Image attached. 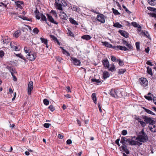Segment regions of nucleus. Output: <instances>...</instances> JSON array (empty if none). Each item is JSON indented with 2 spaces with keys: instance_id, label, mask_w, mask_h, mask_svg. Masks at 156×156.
Returning a JSON list of instances; mask_svg holds the SVG:
<instances>
[{
  "instance_id": "nucleus-1",
  "label": "nucleus",
  "mask_w": 156,
  "mask_h": 156,
  "mask_svg": "<svg viewBox=\"0 0 156 156\" xmlns=\"http://www.w3.org/2000/svg\"><path fill=\"white\" fill-rule=\"evenodd\" d=\"M136 140L140 142L145 143L147 142L148 140V137L147 135L145 133L144 129L140 132Z\"/></svg>"
},
{
  "instance_id": "nucleus-2",
  "label": "nucleus",
  "mask_w": 156,
  "mask_h": 156,
  "mask_svg": "<svg viewBox=\"0 0 156 156\" xmlns=\"http://www.w3.org/2000/svg\"><path fill=\"white\" fill-rule=\"evenodd\" d=\"M67 5V3L64 0H55V7L57 9L59 10H62V7H65Z\"/></svg>"
},
{
  "instance_id": "nucleus-3",
  "label": "nucleus",
  "mask_w": 156,
  "mask_h": 156,
  "mask_svg": "<svg viewBox=\"0 0 156 156\" xmlns=\"http://www.w3.org/2000/svg\"><path fill=\"white\" fill-rule=\"evenodd\" d=\"M121 92L117 88H112L110 90L109 94L112 97L117 98L121 95Z\"/></svg>"
},
{
  "instance_id": "nucleus-4",
  "label": "nucleus",
  "mask_w": 156,
  "mask_h": 156,
  "mask_svg": "<svg viewBox=\"0 0 156 156\" xmlns=\"http://www.w3.org/2000/svg\"><path fill=\"white\" fill-rule=\"evenodd\" d=\"M37 52L32 51H30L27 55V59L30 61H33L35 60L37 57Z\"/></svg>"
},
{
  "instance_id": "nucleus-5",
  "label": "nucleus",
  "mask_w": 156,
  "mask_h": 156,
  "mask_svg": "<svg viewBox=\"0 0 156 156\" xmlns=\"http://www.w3.org/2000/svg\"><path fill=\"white\" fill-rule=\"evenodd\" d=\"M139 81L140 84L143 87H146L148 84V81L146 78H140L139 79Z\"/></svg>"
},
{
  "instance_id": "nucleus-6",
  "label": "nucleus",
  "mask_w": 156,
  "mask_h": 156,
  "mask_svg": "<svg viewBox=\"0 0 156 156\" xmlns=\"http://www.w3.org/2000/svg\"><path fill=\"white\" fill-rule=\"evenodd\" d=\"M70 60L74 65L80 66V61L76 58L72 57L71 58Z\"/></svg>"
},
{
  "instance_id": "nucleus-7",
  "label": "nucleus",
  "mask_w": 156,
  "mask_h": 156,
  "mask_svg": "<svg viewBox=\"0 0 156 156\" xmlns=\"http://www.w3.org/2000/svg\"><path fill=\"white\" fill-rule=\"evenodd\" d=\"M33 81H30L28 84V88H27V92L28 94L29 95H30L31 94V92L32 90L33 89Z\"/></svg>"
},
{
  "instance_id": "nucleus-8",
  "label": "nucleus",
  "mask_w": 156,
  "mask_h": 156,
  "mask_svg": "<svg viewBox=\"0 0 156 156\" xmlns=\"http://www.w3.org/2000/svg\"><path fill=\"white\" fill-rule=\"evenodd\" d=\"M91 81L95 85H99L103 82V81L101 79H97L95 78L91 79Z\"/></svg>"
},
{
  "instance_id": "nucleus-9",
  "label": "nucleus",
  "mask_w": 156,
  "mask_h": 156,
  "mask_svg": "<svg viewBox=\"0 0 156 156\" xmlns=\"http://www.w3.org/2000/svg\"><path fill=\"white\" fill-rule=\"evenodd\" d=\"M145 121L146 123H149L148 126L154 125L155 124V121L152 120L151 118L149 117L145 119L144 120Z\"/></svg>"
},
{
  "instance_id": "nucleus-10",
  "label": "nucleus",
  "mask_w": 156,
  "mask_h": 156,
  "mask_svg": "<svg viewBox=\"0 0 156 156\" xmlns=\"http://www.w3.org/2000/svg\"><path fill=\"white\" fill-rule=\"evenodd\" d=\"M97 20L102 23H104L105 20L104 18V16L102 14H101L100 15H97Z\"/></svg>"
},
{
  "instance_id": "nucleus-11",
  "label": "nucleus",
  "mask_w": 156,
  "mask_h": 156,
  "mask_svg": "<svg viewBox=\"0 0 156 156\" xmlns=\"http://www.w3.org/2000/svg\"><path fill=\"white\" fill-rule=\"evenodd\" d=\"M46 15L47 17L48 20L49 21L55 24H58V22L54 20L53 18L51 15L49 14H47Z\"/></svg>"
},
{
  "instance_id": "nucleus-12",
  "label": "nucleus",
  "mask_w": 156,
  "mask_h": 156,
  "mask_svg": "<svg viewBox=\"0 0 156 156\" xmlns=\"http://www.w3.org/2000/svg\"><path fill=\"white\" fill-rule=\"evenodd\" d=\"M113 48L116 50L119 49L124 51H126L129 50L125 46H122L120 45H118L117 46H114Z\"/></svg>"
},
{
  "instance_id": "nucleus-13",
  "label": "nucleus",
  "mask_w": 156,
  "mask_h": 156,
  "mask_svg": "<svg viewBox=\"0 0 156 156\" xmlns=\"http://www.w3.org/2000/svg\"><path fill=\"white\" fill-rule=\"evenodd\" d=\"M102 64L104 67L108 68L109 67V62L107 58H105L103 59L102 61Z\"/></svg>"
},
{
  "instance_id": "nucleus-14",
  "label": "nucleus",
  "mask_w": 156,
  "mask_h": 156,
  "mask_svg": "<svg viewBox=\"0 0 156 156\" xmlns=\"http://www.w3.org/2000/svg\"><path fill=\"white\" fill-rule=\"evenodd\" d=\"M120 34L126 38H127L129 37V34L128 33L125 31L122 30H119V31Z\"/></svg>"
},
{
  "instance_id": "nucleus-15",
  "label": "nucleus",
  "mask_w": 156,
  "mask_h": 156,
  "mask_svg": "<svg viewBox=\"0 0 156 156\" xmlns=\"http://www.w3.org/2000/svg\"><path fill=\"white\" fill-rule=\"evenodd\" d=\"M15 3L17 7L16 9H17L18 8H19L21 9H23V7L21 6L20 4H23L24 2L23 1H18L17 2L15 1Z\"/></svg>"
},
{
  "instance_id": "nucleus-16",
  "label": "nucleus",
  "mask_w": 156,
  "mask_h": 156,
  "mask_svg": "<svg viewBox=\"0 0 156 156\" xmlns=\"http://www.w3.org/2000/svg\"><path fill=\"white\" fill-rule=\"evenodd\" d=\"M59 16L61 19L67 20V16L66 13L64 12H60Z\"/></svg>"
},
{
  "instance_id": "nucleus-17",
  "label": "nucleus",
  "mask_w": 156,
  "mask_h": 156,
  "mask_svg": "<svg viewBox=\"0 0 156 156\" xmlns=\"http://www.w3.org/2000/svg\"><path fill=\"white\" fill-rule=\"evenodd\" d=\"M148 127L152 132L154 133L156 132V126L155 124L148 126Z\"/></svg>"
},
{
  "instance_id": "nucleus-18",
  "label": "nucleus",
  "mask_w": 156,
  "mask_h": 156,
  "mask_svg": "<svg viewBox=\"0 0 156 156\" xmlns=\"http://www.w3.org/2000/svg\"><path fill=\"white\" fill-rule=\"evenodd\" d=\"M60 48L61 49L62 51L63 54L67 56H70L69 53L66 50L64 49L63 47H60Z\"/></svg>"
},
{
  "instance_id": "nucleus-19",
  "label": "nucleus",
  "mask_w": 156,
  "mask_h": 156,
  "mask_svg": "<svg viewBox=\"0 0 156 156\" xmlns=\"http://www.w3.org/2000/svg\"><path fill=\"white\" fill-rule=\"evenodd\" d=\"M120 148H122V150L127 154H129V150L127 148L126 145L125 146L122 145L121 146Z\"/></svg>"
},
{
  "instance_id": "nucleus-20",
  "label": "nucleus",
  "mask_w": 156,
  "mask_h": 156,
  "mask_svg": "<svg viewBox=\"0 0 156 156\" xmlns=\"http://www.w3.org/2000/svg\"><path fill=\"white\" fill-rule=\"evenodd\" d=\"M102 75L103 78L104 80H105L108 77L110 76V75L108 72L107 71H105L103 73Z\"/></svg>"
},
{
  "instance_id": "nucleus-21",
  "label": "nucleus",
  "mask_w": 156,
  "mask_h": 156,
  "mask_svg": "<svg viewBox=\"0 0 156 156\" xmlns=\"http://www.w3.org/2000/svg\"><path fill=\"white\" fill-rule=\"evenodd\" d=\"M127 139V138L124 136H122L121 137L120 143H121L123 146H125L126 145V140Z\"/></svg>"
},
{
  "instance_id": "nucleus-22",
  "label": "nucleus",
  "mask_w": 156,
  "mask_h": 156,
  "mask_svg": "<svg viewBox=\"0 0 156 156\" xmlns=\"http://www.w3.org/2000/svg\"><path fill=\"white\" fill-rule=\"evenodd\" d=\"M91 38L90 36L88 35H84L81 37V38L86 41H89L91 39Z\"/></svg>"
},
{
  "instance_id": "nucleus-23",
  "label": "nucleus",
  "mask_w": 156,
  "mask_h": 156,
  "mask_svg": "<svg viewBox=\"0 0 156 156\" xmlns=\"http://www.w3.org/2000/svg\"><path fill=\"white\" fill-rule=\"evenodd\" d=\"M102 42L103 45L106 47L110 48H113L112 44L109 43L108 42L104 41Z\"/></svg>"
},
{
  "instance_id": "nucleus-24",
  "label": "nucleus",
  "mask_w": 156,
  "mask_h": 156,
  "mask_svg": "<svg viewBox=\"0 0 156 156\" xmlns=\"http://www.w3.org/2000/svg\"><path fill=\"white\" fill-rule=\"evenodd\" d=\"M8 149H6L4 150L6 152H11L12 150V147L9 145H7L5 146Z\"/></svg>"
},
{
  "instance_id": "nucleus-25",
  "label": "nucleus",
  "mask_w": 156,
  "mask_h": 156,
  "mask_svg": "<svg viewBox=\"0 0 156 156\" xmlns=\"http://www.w3.org/2000/svg\"><path fill=\"white\" fill-rule=\"evenodd\" d=\"M24 50L26 53H30V51H33L30 50V48L29 47L25 46L24 48Z\"/></svg>"
},
{
  "instance_id": "nucleus-26",
  "label": "nucleus",
  "mask_w": 156,
  "mask_h": 156,
  "mask_svg": "<svg viewBox=\"0 0 156 156\" xmlns=\"http://www.w3.org/2000/svg\"><path fill=\"white\" fill-rule=\"evenodd\" d=\"M148 3L151 5H156V0H148Z\"/></svg>"
},
{
  "instance_id": "nucleus-27",
  "label": "nucleus",
  "mask_w": 156,
  "mask_h": 156,
  "mask_svg": "<svg viewBox=\"0 0 156 156\" xmlns=\"http://www.w3.org/2000/svg\"><path fill=\"white\" fill-rule=\"evenodd\" d=\"M91 98L94 103L95 104H96L97 98L96 96L95 93H93L92 94Z\"/></svg>"
},
{
  "instance_id": "nucleus-28",
  "label": "nucleus",
  "mask_w": 156,
  "mask_h": 156,
  "mask_svg": "<svg viewBox=\"0 0 156 156\" xmlns=\"http://www.w3.org/2000/svg\"><path fill=\"white\" fill-rule=\"evenodd\" d=\"M132 25L135 27L141 28V27L135 22H133L131 23Z\"/></svg>"
},
{
  "instance_id": "nucleus-29",
  "label": "nucleus",
  "mask_w": 156,
  "mask_h": 156,
  "mask_svg": "<svg viewBox=\"0 0 156 156\" xmlns=\"http://www.w3.org/2000/svg\"><path fill=\"white\" fill-rule=\"evenodd\" d=\"M40 39L41 42L45 44H47V43H48V40L47 39L41 37L40 38Z\"/></svg>"
},
{
  "instance_id": "nucleus-30",
  "label": "nucleus",
  "mask_w": 156,
  "mask_h": 156,
  "mask_svg": "<svg viewBox=\"0 0 156 156\" xmlns=\"http://www.w3.org/2000/svg\"><path fill=\"white\" fill-rule=\"evenodd\" d=\"M147 73L151 76H152L153 74L152 72V70L151 68H150L149 66L147 67Z\"/></svg>"
},
{
  "instance_id": "nucleus-31",
  "label": "nucleus",
  "mask_w": 156,
  "mask_h": 156,
  "mask_svg": "<svg viewBox=\"0 0 156 156\" xmlns=\"http://www.w3.org/2000/svg\"><path fill=\"white\" fill-rule=\"evenodd\" d=\"M69 21L70 22L73 24L75 25H78V23L77 22L72 18H69Z\"/></svg>"
},
{
  "instance_id": "nucleus-32",
  "label": "nucleus",
  "mask_w": 156,
  "mask_h": 156,
  "mask_svg": "<svg viewBox=\"0 0 156 156\" xmlns=\"http://www.w3.org/2000/svg\"><path fill=\"white\" fill-rule=\"evenodd\" d=\"M16 55L24 60V61L26 62V60L25 59V57L21 53L16 54Z\"/></svg>"
},
{
  "instance_id": "nucleus-33",
  "label": "nucleus",
  "mask_w": 156,
  "mask_h": 156,
  "mask_svg": "<svg viewBox=\"0 0 156 156\" xmlns=\"http://www.w3.org/2000/svg\"><path fill=\"white\" fill-rule=\"evenodd\" d=\"M70 28L69 27L67 28L68 32L67 33V34L69 36H70L72 37H74V34L71 31L70 29Z\"/></svg>"
},
{
  "instance_id": "nucleus-34",
  "label": "nucleus",
  "mask_w": 156,
  "mask_h": 156,
  "mask_svg": "<svg viewBox=\"0 0 156 156\" xmlns=\"http://www.w3.org/2000/svg\"><path fill=\"white\" fill-rule=\"evenodd\" d=\"M10 46L13 50L16 51H19L20 49V48H19V47L12 45L11 44H10Z\"/></svg>"
},
{
  "instance_id": "nucleus-35",
  "label": "nucleus",
  "mask_w": 156,
  "mask_h": 156,
  "mask_svg": "<svg viewBox=\"0 0 156 156\" xmlns=\"http://www.w3.org/2000/svg\"><path fill=\"white\" fill-rule=\"evenodd\" d=\"M21 32L20 30L16 31L14 33V35L15 37L17 38L20 35Z\"/></svg>"
},
{
  "instance_id": "nucleus-36",
  "label": "nucleus",
  "mask_w": 156,
  "mask_h": 156,
  "mask_svg": "<svg viewBox=\"0 0 156 156\" xmlns=\"http://www.w3.org/2000/svg\"><path fill=\"white\" fill-rule=\"evenodd\" d=\"M143 109H144L145 112H147L148 114H149L153 115H155L154 113L148 109L146 108H143Z\"/></svg>"
},
{
  "instance_id": "nucleus-37",
  "label": "nucleus",
  "mask_w": 156,
  "mask_h": 156,
  "mask_svg": "<svg viewBox=\"0 0 156 156\" xmlns=\"http://www.w3.org/2000/svg\"><path fill=\"white\" fill-rule=\"evenodd\" d=\"M113 26L115 27L118 28H121L122 27V26L118 22L115 23L113 25Z\"/></svg>"
},
{
  "instance_id": "nucleus-38",
  "label": "nucleus",
  "mask_w": 156,
  "mask_h": 156,
  "mask_svg": "<svg viewBox=\"0 0 156 156\" xmlns=\"http://www.w3.org/2000/svg\"><path fill=\"white\" fill-rule=\"evenodd\" d=\"M41 21H46L47 18L42 13L41 14Z\"/></svg>"
},
{
  "instance_id": "nucleus-39",
  "label": "nucleus",
  "mask_w": 156,
  "mask_h": 156,
  "mask_svg": "<svg viewBox=\"0 0 156 156\" xmlns=\"http://www.w3.org/2000/svg\"><path fill=\"white\" fill-rule=\"evenodd\" d=\"M112 11L113 13L115 15H119L120 14V13L116 9H115L114 8H112Z\"/></svg>"
},
{
  "instance_id": "nucleus-40",
  "label": "nucleus",
  "mask_w": 156,
  "mask_h": 156,
  "mask_svg": "<svg viewBox=\"0 0 156 156\" xmlns=\"http://www.w3.org/2000/svg\"><path fill=\"white\" fill-rule=\"evenodd\" d=\"M109 70L112 72L115 71L116 70L114 64H112L111 67L109 69Z\"/></svg>"
},
{
  "instance_id": "nucleus-41",
  "label": "nucleus",
  "mask_w": 156,
  "mask_h": 156,
  "mask_svg": "<svg viewBox=\"0 0 156 156\" xmlns=\"http://www.w3.org/2000/svg\"><path fill=\"white\" fill-rule=\"evenodd\" d=\"M126 70L125 69H120L119 70L118 74H123Z\"/></svg>"
},
{
  "instance_id": "nucleus-42",
  "label": "nucleus",
  "mask_w": 156,
  "mask_h": 156,
  "mask_svg": "<svg viewBox=\"0 0 156 156\" xmlns=\"http://www.w3.org/2000/svg\"><path fill=\"white\" fill-rule=\"evenodd\" d=\"M147 9L148 10H149L151 11H153V12H156V8H154L153 7H147Z\"/></svg>"
},
{
  "instance_id": "nucleus-43",
  "label": "nucleus",
  "mask_w": 156,
  "mask_h": 156,
  "mask_svg": "<svg viewBox=\"0 0 156 156\" xmlns=\"http://www.w3.org/2000/svg\"><path fill=\"white\" fill-rule=\"evenodd\" d=\"M136 48V50L137 51H139L140 50V43L139 42H137L135 43Z\"/></svg>"
},
{
  "instance_id": "nucleus-44",
  "label": "nucleus",
  "mask_w": 156,
  "mask_h": 156,
  "mask_svg": "<svg viewBox=\"0 0 156 156\" xmlns=\"http://www.w3.org/2000/svg\"><path fill=\"white\" fill-rule=\"evenodd\" d=\"M143 34L144 35V36L146 37H147L149 38V37H150L149 34L148 32L146 31H143L142 32Z\"/></svg>"
},
{
  "instance_id": "nucleus-45",
  "label": "nucleus",
  "mask_w": 156,
  "mask_h": 156,
  "mask_svg": "<svg viewBox=\"0 0 156 156\" xmlns=\"http://www.w3.org/2000/svg\"><path fill=\"white\" fill-rule=\"evenodd\" d=\"M126 46L128 48H128L129 49L128 50L130 51V50H132L133 47L132 45H131V44L128 43L127 44Z\"/></svg>"
},
{
  "instance_id": "nucleus-46",
  "label": "nucleus",
  "mask_w": 156,
  "mask_h": 156,
  "mask_svg": "<svg viewBox=\"0 0 156 156\" xmlns=\"http://www.w3.org/2000/svg\"><path fill=\"white\" fill-rule=\"evenodd\" d=\"M50 37L51 38H52L55 42L58 40L57 38L54 35H51Z\"/></svg>"
},
{
  "instance_id": "nucleus-47",
  "label": "nucleus",
  "mask_w": 156,
  "mask_h": 156,
  "mask_svg": "<svg viewBox=\"0 0 156 156\" xmlns=\"http://www.w3.org/2000/svg\"><path fill=\"white\" fill-rule=\"evenodd\" d=\"M20 18H21L22 19H23L24 20H28L29 21H31L32 20L31 19H29L27 17L25 16H23L22 17H21V16Z\"/></svg>"
},
{
  "instance_id": "nucleus-48",
  "label": "nucleus",
  "mask_w": 156,
  "mask_h": 156,
  "mask_svg": "<svg viewBox=\"0 0 156 156\" xmlns=\"http://www.w3.org/2000/svg\"><path fill=\"white\" fill-rule=\"evenodd\" d=\"M118 64L121 66H122L124 65V63L123 61H121L120 59L117 60Z\"/></svg>"
},
{
  "instance_id": "nucleus-49",
  "label": "nucleus",
  "mask_w": 156,
  "mask_h": 156,
  "mask_svg": "<svg viewBox=\"0 0 156 156\" xmlns=\"http://www.w3.org/2000/svg\"><path fill=\"white\" fill-rule=\"evenodd\" d=\"M136 141L131 139V142H130V145L132 146L136 145Z\"/></svg>"
},
{
  "instance_id": "nucleus-50",
  "label": "nucleus",
  "mask_w": 156,
  "mask_h": 156,
  "mask_svg": "<svg viewBox=\"0 0 156 156\" xmlns=\"http://www.w3.org/2000/svg\"><path fill=\"white\" fill-rule=\"evenodd\" d=\"M43 102L44 104L46 105H48L49 104V101L47 99H44L43 100Z\"/></svg>"
},
{
  "instance_id": "nucleus-51",
  "label": "nucleus",
  "mask_w": 156,
  "mask_h": 156,
  "mask_svg": "<svg viewBox=\"0 0 156 156\" xmlns=\"http://www.w3.org/2000/svg\"><path fill=\"white\" fill-rule=\"evenodd\" d=\"M33 31L36 34H37L39 32V30L37 28H34L33 29Z\"/></svg>"
},
{
  "instance_id": "nucleus-52",
  "label": "nucleus",
  "mask_w": 156,
  "mask_h": 156,
  "mask_svg": "<svg viewBox=\"0 0 156 156\" xmlns=\"http://www.w3.org/2000/svg\"><path fill=\"white\" fill-rule=\"evenodd\" d=\"M48 108L50 110V111L51 112H53L55 110V108L53 107V106L51 105L49 106Z\"/></svg>"
},
{
  "instance_id": "nucleus-53",
  "label": "nucleus",
  "mask_w": 156,
  "mask_h": 156,
  "mask_svg": "<svg viewBox=\"0 0 156 156\" xmlns=\"http://www.w3.org/2000/svg\"><path fill=\"white\" fill-rule=\"evenodd\" d=\"M111 60L113 62H116L117 61V60H118L116 58L113 56H111Z\"/></svg>"
},
{
  "instance_id": "nucleus-54",
  "label": "nucleus",
  "mask_w": 156,
  "mask_h": 156,
  "mask_svg": "<svg viewBox=\"0 0 156 156\" xmlns=\"http://www.w3.org/2000/svg\"><path fill=\"white\" fill-rule=\"evenodd\" d=\"M122 7L123 8H124L125 9V11L128 13L130 14L131 13V12H130L129 11L125 6L123 5Z\"/></svg>"
},
{
  "instance_id": "nucleus-55",
  "label": "nucleus",
  "mask_w": 156,
  "mask_h": 156,
  "mask_svg": "<svg viewBox=\"0 0 156 156\" xmlns=\"http://www.w3.org/2000/svg\"><path fill=\"white\" fill-rule=\"evenodd\" d=\"M11 75L13 77V80L15 81H17V79L15 75L14 74L12 73Z\"/></svg>"
},
{
  "instance_id": "nucleus-56",
  "label": "nucleus",
  "mask_w": 156,
  "mask_h": 156,
  "mask_svg": "<svg viewBox=\"0 0 156 156\" xmlns=\"http://www.w3.org/2000/svg\"><path fill=\"white\" fill-rule=\"evenodd\" d=\"M127 133V132L126 130H123L121 133V134L124 136L126 135Z\"/></svg>"
},
{
  "instance_id": "nucleus-57",
  "label": "nucleus",
  "mask_w": 156,
  "mask_h": 156,
  "mask_svg": "<svg viewBox=\"0 0 156 156\" xmlns=\"http://www.w3.org/2000/svg\"><path fill=\"white\" fill-rule=\"evenodd\" d=\"M139 122L141 126L143 127H144L146 125L145 122L143 121H140Z\"/></svg>"
},
{
  "instance_id": "nucleus-58",
  "label": "nucleus",
  "mask_w": 156,
  "mask_h": 156,
  "mask_svg": "<svg viewBox=\"0 0 156 156\" xmlns=\"http://www.w3.org/2000/svg\"><path fill=\"white\" fill-rule=\"evenodd\" d=\"M134 119L137 121L139 122H140V121L141 120V119L139 118V116H136L135 115V116Z\"/></svg>"
},
{
  "instance_id": "nucleus-59",
  "label": "nucleus",
  "mask_w": 156,
  "mask_h": 156,
  "mask_svg": "<svg viewBox=\"0 0 156 156\" xmlns=\"http://www.w3.org/2000/svg\"><path fill=\"white\" fill-rule=\"evenodd\" d=\"M149 15L150 16L152 17H154L156 18V13H149Z\"/></svg>"
},
{
  "instance_id": "nucleus-60",
  "label": "nucleus",
  "mask_w": 156,
  "mask_h": 156,
  "mask_svg": "<svg viewBox=\"0 0 156 156\" xmlns=\"http://www.w3.org/2000/svg\"><path fill=\"white\" fill-rule=\"evenodd\" d=\"M56 59L57 60V61H58L59 62H60V61L62 60V58L60 56H56L55 57Z\"/></svg>"
},
{
  "instance_id": "nucleus-61",
  "label": "nucleus",
  "mask_w": 156,
  "mask_h": 156,
  "mask_svg": "<svg viewBox=\"0 0 156 156\" xmlns=\"http://www.w3.org/2000/svg\"><path fill=\"white\" fill-rule=\"evenodd\" d=\"M144 97L146 99H147L149 101L151 100H152V98L151 96H145Z\"/></svg>"
},
{
  "instance_id": "nucleus-62",
  "label": "nucleus",
  "mask_w": 156,
  "mask_h": 156,
  "mask_svg": "<svg viewBox=\"0 0 156 156\" xmlns=\"http://www.w3.org/2000/svg\"><path fill=\"white\" fill-rule=\"evenodd\" d=\"M50 124L48 123H45L44 124V126L46 128H48L50 126Z\"/></svg>"
},
{
  "instance_id": "nucleus-63",
  "label": "nucleus",
  "mask_w": 156,
  "mask_h": 156,
  "mask_svg": "<svg viewBox=\"0 0 156 156\" xmlns=\"http://www.w3.org/2000/svg\"><path fill=\"white\" fill-rule=\"evenodd\" d=\"M50 13H52V14L54 16H57L56 12L55 11H54L53 10H52L50 12Z\"/></svg>"
},
{
  "instance_id": "nucleus-64",
  "label": "nucleus",
  "mask_w": 156,
  "mask_h": 156,
  "mask_svg": "<svg viewBox=\"0 0 156 156\" xmlns=\"http://www.w3.org/2000/svg\"><path fill=\"white\" fill-rule=\"evenodd\" d=\"M4 55V52L2 51H0V57H2Z\"/></svg>"
}]
</instances>
